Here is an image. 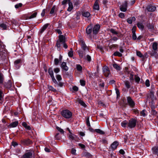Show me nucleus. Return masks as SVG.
<instances>
[{
  "instance_id": "nucleus-1",
  "label": "nucleus",
  "mask_w": 158,
  "mask_h": 158,
  "mask_svg": "<svg viewBox=\"0 0 158 158\" xmlns=\"http://www.w3.org/2000/svg\"><path fill=\"white\" fill-rule=\"evenodd\" d=\"M62 45L65 48H68V46L65 43V38L63 35H61L59 36V40L56 43V46L58 50H60L61 46Z\"/></svg>"
},
{
  "instance_id": "nucleus-2",
  "label": "nucleus",
  "mask_w": 158,
  "mask_h": 158,
  "mask_svg": "<svg viewBox=\"0 0 158 158\" xmlns=\"http://www.w3.org/2000/svg\"><path fill=\"white\" fill-rule=\"evenodd\" d=\"M62 116L66 118H70L72 116V113L69 110H63L61 112Z\"/></svg>"
},
{
  "instance_id": "nucleus-3",
  "label": "nucleus",
  "mask_w": 158,
  "mask_h": 158,
  "mask_svg": "<svg viewBox=\"0 0 158 158\" xmlns=\"http://www.w3.org/2000/svg\"><path fill=\"white\" fill-rule=\"evenodd\" d=\"M137 122L135 118L130 119L127 123V127L132 128L135 127Z\"/></svg>"
},
{
  "instance_id": "nucleus-4",
  "label": "nucleus",
  "mask_w": 158,
  "mask_h": 158,
  "mask_svg": "<svg viewBox=\"0 0 158 158\" xmlns=\"http://www.w3.org/2000/svg\"><path fill=\"white\" fill-rule=\"evenodd\" d=\"M79 44L81 46V48L84 51H88V48L85 45V43L84 41V40L82 38H79L78 40Z\"/></svg>"
},
{
  "instance_id": "nucleus-5",
  "label": "nucleus",
  "mask_w": 158,
  "mask_h": 158,
  "mask_svg": "<svg viewBox=\"0 0 158 158\" xmlns=\"http://www.w3.org/2000/svg\"><path fill=\"white\" fill-rule=\"evenodd\" d=\"M154 92L151 91L147 95V99H149V100H150V99H151L152 101H153L154 100H156V98L154 96Z\"/></svg>"
},
{
  "instance_id": "nucleus-6",
  "label": "nucleus",
  "mask_w": 158,
  "mask_h": 158,
  "mask_svg": "<svg viewBox=\"0 0 158 158\" xmlns=\"http://www.w3.org/2000/svg\"><path fill=\"white\" fill-rule=\"evenodd\" d=\"M127 102L129 105L131 107L133 108L135 106V103L134 101L132 100L131 98L130 97H127Z\"/></svg>"
},
{
  "instance_id": "nucleus-7",
  "label": "nucleus",
  "mask_w": 158,
  "mask_h": 158,
  "mask_svg": "<svg viewBox=\"0 0 158 158\" xmlns=\"http://www.w3.org/2000/svg\"><path fill=\"white\" fill-rule=\"evenodd\" d=\"M92 26L91 25H90L86 29V33L88 35H89L90 38L91 37V34L92 31Z\"/></svg>"
},
{
  "instance_id": "nucleus-8",
  "label": "nucleus",
  "mask_w": 158,
  "mask_h": 158,
  "mask_svg": "<svg viewBox=\"0 0 158 158\" xmlns=\"http://www.w3.org/2000/svg\"><path fill=\"white\" fill-rule=\"evenodd\" d=\"M103 73L106 77H107L110 73L109 68L106 66H104L103 67Z\"/></svg>"
},
{
  "instance_id": "nucleus-9",
  "label": "nucleus",
  "mask_w": 158,
  "mask_h": 158,
  "mask_svg": "<svg viewBox=\"0 0 158 158\" xmlns=\"http://www.w3.org/2000/svg\"><path fill=\"white\" fill-rule=\"evenodd\" d=\"M146 9L148 11L153 12L155 11L156 9V7L152 5H148L146 7Z\"/></svg>"
},
{
  "instance_id": "nucleus-10",
  "label": "nucleus",
  "mask_w": 158,
  "mask_h": 158,
  "mask_svg": "<svg viewBox=\"0 0 158 158\" xmlns=\"http://www.w3.org/2000/svg\"><path fill=\"white\" fill-rule=\"evenodd\" d=\"M100 28V26L99 25H96L94 26L93 29V34H96Z\"/></svg>"
},
{
  "instance_id": "nucleus-11",
  "label": "nucleus",
  "mask_w": 158,
  "mask_h": 158,
  "mask_svg": "<svg viewBox=\"0 0 158 158\" xmlns=\"http://www.w3.org/2000/svg\"><path fill=\"white\" fill-rule=\"evenodd\" d=\"M4 87L7 89H9L12 86V82L10 80L3 84Z\"/></svg>"
},
{
  "instance_id": "nucleus-12",
  "label": "nucleus",
  "mask_w": 158,
  "mask_h": 158,
  "mask_svg": "<svg viewBox=\"0 0 158 158\" xmlns=\"http://www.w3.org/2000/svg\"><path fill=\"white\" fill-rule=\"evenodd\" d=\"M85 51H84V50L83 51L81 50H79L77 51V52L81 58H84V56H85Z\"/></svg>"
},
{
  "instance_id": "nucleus-13",
  "label": "nucleus",
  "mask_w": 158,
  "mask_h": 158,
  "mask_svg": "<svg viewBox=\"0 0 158 158\" xmlns=\"http://www.w3.org/2000/svg\"><path fill=\"white\" fill-rule=\"evenodd\" d=\"M21 62V60L20 59H18L14 62V64L16 69H18L19 67V65Z\"/></svg>"
},
{
  "instance_id": "nucleus-14",
  "label": "nucleus",
  "mask_w": 158,
  "mask_h": 158,
  "mask_svg": "<svg viewBox=\"0 0 158 158\" xmlns=\"http://www.w3.org/2000/svg\"><path fill=\"white\" fill-rule=\"evenodd\" d=\"M6 53L5 52H3L0 50V60H3L6 57Z\"/></svg>"
},
{
  "instance_id": "nucleus-15",
  "label": "nucleus",
  "mask_w": 158,
  "mask_h": 158,
  "mask_svg": "<svg viewBox=\"0 0 158 158\" xmlns=\"http://www.w3.org/2000/svg\"><path fill=\"white\" fill-rule=\"evenodd\" d=\"M99 0H96L95 1L93 6L94 9L97 10H99Z\"/></svg>"
},
{
  "instance_id": "nucleus-16",
  "label": "nucleus",
  "mask_w": 158,
  "mask_h": 158,
  "mask_svg": "<svg viewBox=\"0 0 158 158\" xmlns=\"http://www.w3.org/2000/svg\"><path fill=\"white\" fill-rule=\"evenodd\" d=\"M118 143V142L115 141L111 145V147L113 150H114L116 149Z\"/></svg>"
},
{
  "instance_id": "nucleus-17",
  "label": "nucleus",
  "mask_w": 158,
  "mask_h": 158,
  "mask_svg": "<svg viewBox=\"0 0 158 158\" xmlns=\"http://www.w3.org/2000/svg\"><path fill=\"white\" fill-rule=\"evenodd\" d=\"M18 124V122L15 121L11 123L8 126V127L9 128L15 127H16Z\"/></svg>"
},
{
  "instance_id": "nucleus-18",
  "label": "nucleus",
  "mask_w": 158,
  "mask_h": 158,
  "mask_svg": "<svg viewBox=\"0 0 158 158\" xmlns=\"http://www.w3.org/2000/svg\"><path fill=\"white\" fill-rule=\"evenodd\" d=\"M32 153L30 152H28L25 153L22 157V158H31Z\"/></svg>"
},
{
  "instance_id": "nucleus-19",
  "label": "nucleus",
  "mask_w": 158,
  "mask_h": 158,
  "mask_svg": "<svg viewBox=\"0 0 158 158\" xmlns=\"http://www.w3.org/2000/svg\"><path fill=\"white\" fill-rule=\"evenodd\" d=\"M61 68L65 71H67L69 69L68 67L66 65V63L63 62H62L61 66Z\"/></svg>"
},
{
  "instance_id": "nucleus-20",
  "label": "nucleus",
  "mask_w": 158,
  "mask_h": 158,
  "mask_svg": "<svg viewBox=\"0 0 158 158\" xmlns=\"http://www.w3.org/2000/svg\"><path fill=\"white\" fill-rule=\"evenodd\" d=\"M153 154L156 155L158 157V147H155L152 148Z\"/></svg>"
},
{
  "instance_id": "nucleus-21",
  "label": "nucleus",
  "mask_w": 158,
  "mask_h": 158,
  "mask_svg": "<svg viewBox=\"0 0 158 158\" xmlns=\"http://www.w3.org/2000/svg\"><path fill=\"white\" fill-rule=\"evenodd\" d=\"M21 143L24 145H27L31 143L29 139H23L21 141Z\"/></svg>"
},
{
  "instance_id": "nucleus-22",
  "label": "nucleus",
  "mask_w": 158,
  "mask_h": 158,
  "mask_svg": "<svg viewBox=\"0 0 158 158\" xmlns=\"http://www.w3.org/2000/svg\"><path fill=\"white\" fill-rule=\"evenodd\" d=\"M49 25V24L48 23L44 25L42 29L40 30L39 31L40 33H42L47 28Z\"/></svg>"
},
{
  "instance_id": "nucleus-23",
  "label": "nucleus",
  "mask_w": 158,
  "mask_h": 158,
  "mask_svg": "<svg viewBox=\"0 0 158 158\" xmlns=\"http://www.w3.org/2000/svg\"><path fill=\"white\" fill-rule=\"evenodd\" d=\"M68 4L69 7L67 9V10L69 11H70L72 10L73 8L72 2L70 1V0H69Z\"/></svg>"
},
{
  "instance_id": "nucleus-24",
  "label": "nucleus",
  "mask_w": 158,
  "mask_h": 158,
  "mask_svg": "<svg viewBox=\"0 0 158 158\" xmlns=\"http://www.w3.org/2000/svg\"><path fill=\"white\" fill-rule=\"evenodd\" d=\"M82 15L85 17L88 18L89 17L90 15L89 12L87 11H83L82 13Z\"/></svg>"
},
{
  "instance_id": "nucleus-25",
  "label": "nucleus",
  "mask_w": 158,
  "mask_h": 158,
  "mask_svg": "<svg viewBox=\"0 0 158 158\" xmlns=\"http://www.w3.org/2000/svg\"><path fill=\"white\" fill-rule=\"evenodd\" d=\"M126 87L127 89H129L131 87V84L130 81H124Z\"/></svg>"
},
{
  "instance_id": "nucleus-26",
  "label": "nucleus",
  "mask_w": 158,
  "mask_h": 158,
  "mask_svg": "<svg viewBox=\"0 0 158 158\" xmlns=\"http://www.w3.org/2000/svg\"><path fill=\"white\" fill-rule=\"evenodd\" d=\"M69 139L74 140L77 137V136L75 135H73L72 133L69 135Z\"/></svg>"
},
{
  "instance_id": "nucleus-27",
  "label": "nucleus",
  "mask_w": 158,
  "mask_h": 158,
  "mask_svg": "<svg viewBox=\"0 0 158 158\" xmlns=\"http://www.w3.org/2000/svg\"><path fill=\"white\" fill-rule=\"evenodd\" d=\"M22 125L26 129L28 130H31L30 127L28 125L26 122H23L22 123Z\"/></svg>"
},
{
  "instance_id": "nucleus-28",
  "label": "nucleus",
  "mask_w": 158,
  "mask_h": 158,
  "mask_svg": "<svg viewBox=\"0 0 158 158\" xmlns=\"http://www.w3.org/2000/svg\"><path fill=\"white\" fill-rule=\"evenodd\" d=\"M4 80L3 74L0 73V84H2Z\"/></svg>"
},
{
  "instance_id": "nucleus-29",
  "label": "nucleus",
  "mask_w": 158,
  "mask_h": 158,
  "mask_svg": "<svg viewBox=\"0 0 158 158\" xmlns=\"http://www.w3.org/2000/svg\"><path fill=\"white\" fill-rule=\"evenodd\" d=\"M113 67L115 69L119 71L121 70V68L120 66L117 64H113Z\"/></svg>"
},
{
  "instance_id": "nucleus-30",
  "label": "nucleus",
  "mask_w": 158,
  "mask_h": 158,
  "mask_svg": "<svg viewBox=\"0 0 158 158\" xmlns=\"http://www.w3.org/2000/svg\"><path fill=\"white\" fill-rule=\"evenodd\" d=\"M157 53V50H153L151 52H149L150 55L152 56H155L156 54Z\"/></svg>"
},
{
  "instance_id": "nucleus-31",
  "label": "nucleus",
  "mask_w": 158,
  "mask_h": 158,
  "mask_svg": "<svg viewBox=\"0 0 158 158\" xmlns=\"http://www.w3.org/2000/svg\"><path fill=\"white\" fill-rule=\"evenodd\" d=\"M48 72L51 77H54L53 71L52 68H50L48 69Z\"/></svg>"
},
{
  "instance_id": "nucleus-32",
  "label": "nucleus",
  "mask_w": 158,
  "mask_h": 158,
  "mask_svg": "<svg viewBox=\"0 0 158 158\" xmlns=\"http://www.w3.org/2000/svg\"><path fill=\"white\" fill-rule=\"evenodd\" d=\"M37 14V12H34L30 16L28 17V19H32L36 17Z\"/></svg>"
},
{
  "instance_id": "nucleus-33",
  "label": "nucleus",
  "mask_w": 158,
  "mask_h": 158,
  "mask_svg": "<svg viewBox=\"0 0 158 158\" xmlns=\"http://www.w3.org/2000/svg\"><path fill=\"white\" fill-rule=\"evenodd\" d=\"M127 123L128 122L126 121H123L121 123V126L123 127H127Z\"/></svg>"
},
{
  "instance_id": "nucleus-34",
  "label": "nucleus",
  "mask_w": 158,
  "mask_h": 158,
  "mask_svg": "<svg viewBox=\"0 0 158 158\" xmlns=\"http://www.w3.org/2000/svg\"><path fill=\"white\" fill-rule=\"evenodd\" d=\"M157 44L156 42H154L152 43V49L153 50H157Z\"/></svg>"
},
{
  "instance_id": "nucleus-35",
  "label": "nucleus",
  "mask_w": 158,
  "mask_h": 158,
  "mask_svg": "<svg viewBox=\"0 0 158 158\" xmlns=\"http://www.w3.org/2000/svg\"><path fill=\"white\" fill-rule=\"evenodd\" d=\"M146 111L145 110H143L140 112V114L141 116L145 117L146 115Z\"/></svg>"
},
{
  "instance_id": "nucleus-36",
  "label": "nucleus",
  "mask_w": 158,
  "mask_h": 158,
  "mask_svg": "<svg viewBox=\"0 0 158 158\" xmlns=\"http://www.w3.org/2000/svg\"><path fill=\"white\" fill-rule=\"evenodd\" d=\"M48 88L49 89V90H51L55 92L56 91V89L52 86L48 85Z\"/></svg>"
},
{
  "instance_id": "nucleus-37",
  "label": "nucleus",
  "mask_w": 158,
  "mask_h": 158,
  "mask_svg": "<svg viewBox=\"0 0 158 158\" xmlns=\"http://www.w3.org/2000/svg\"><path fill=\"white\" fill-rule=\"evenodd\" d=\"M95 131L98 133L102 135L104 134L105 133L104 132H103V131H102L100 129H96L95 130Z\"/></svg>"
},
{
  "instance_id": "nucleus-38",
  "label": "nucleus",
  "mask_w": 158,
  "mask_h": 158,
  "mask_svg": "<svg viewBox=\"0 0 158 158\" xmlns=\"http://www.w3.org/2000/svg\"><path fill=\"white\" fill-rule=\"evenodd\" d=\"M114 55L115 56H118L119 57H121L122 56V54L118 51L114 52Z\"/></svg>"
},
{
  "instance_id": "nucleus-39",
  "label": "nucleus",
  "mask_w": 158,
  "mask_h": 158,
  "mask_svg": "<svg viewBox=\"0 0 158 158\" xmlns=\"http://www.w3.org/2000/svg\"><path fill=\"white\" fill-rule=\"evenodd\" d=\"M78 103L80 104L81 106H83L84 107L86 106V105L85 104V103L82 100H78Z\"/></svg>"
},
{
  "instance_id": "nucleus-40",
  "label": "nucleus",
  "mask_w": 158,
  "mask_h": 158,
  "mask_svg": "<svg viewBox=\"0 0 158 158\" xmlns=\"http://www.w3.org/2000/svg\"><path fill=\"white\" fill-rule=\"evenodd\" d=\"M0 27L3 30H6L7 26L6 24L2 23L0 25Z\"/></svg>"
},
{
  "instance_id": "nucleus-41",
  "label": "nucleus",
  "mask_w": 158,
  "mask_h": 158,
  "mask_svg": "<svg viewBox=\"0 0 158 158\" xmlns=\"http://www.w3.org/2000/svg\"><path fill=\"white\" fill-rule=\"evenodd\" d=\"M55 137L56 139L60 140L61 139V136L59 133H57Z\"/></svg>"
},
{
  "instance_id": "nucleus-42",
  "label": "nucleus",
  "mask_w": 158,
  "mask_h": 158,
  "mask_svg": "<svg viewBox=\"0 0 158 158\" xmlns=\"http://www.w3.org/2000/svg\"><path fill=\"white\" fill-rule=\"evenodd\" d=\"M73 3L75 6H77L80 3V1L79 0H74Z\"/></svg>"
},
{
  "instance_id": "nucleus-43",
  "label": "nucleus",
  "mask_w": 158,
  "mask_h": 158,
  "mask_svg": "<svg viewBox=\"0 0 158 158\" xmlns=\"http://www.w3.org/2000/svg\"><path fill=\"white\" fill-rule=\"evenodd\" d=\"M135 80L136 82L139 83L140 80V78L138 76L135 75Z\"/></svg>"
},
{
  "instance_id": "nucleus-44",
  "label": "nucleus",
  "mask_w": 158,
  "mask_h": 158,
  "mask_svg": "<svg viewBox=\"0 0 158 158\" xmlns=\"http://www.w3.org/2000/svg\"><path fill=\"white\" fill-rule=\"evenodd\" d=\"M84 59L89 61H90L91 60V56L88 55H87L86 56H84Z\"/></svg>"
},
{
  "instance_id": "nucleus-45",
  "label": "nucleus",
  "mask_w": 158,
  "mask_h": 158,
  "mask_svg": "<svg viewBox=\"0 0 158 158\" xmlns=\"http://www.w3.org/2000/svg\"><path fill=\"white\" fill-rule=\"evenodd\" d=\"M136 53L137 55L140 57H143V56L142 55V54L140 52L136 51Z\"/></svg>"
},
{
  "instance_id": "nucleus-46",
  "label": "nucleus",
  "mask_w": 158,
  "mask_h": 158,
  "mask_svg": "<svg viewBox=\"0 0 158 158\" xmlns=\"http://www.w3.org/2000/svg\"><path fill=\"white\" fill-rule=\"evenodd\" d=\"M120 10L123 12H125L127 10V8L123 6H121L120 7Z\"/></svg>"
},
{
  "instance_id": "nucleus-47",
  "label": "nucleus",
  "mask_w": 158,
  "mask_h": 158,
  "mask_svg": "<svg viewBox=\"0 0 158 158\" xmlns=\"http://www.w3.org/2000/svg\"><path fill=\"white\" fill-rule=\"evenodd\" d=\"M57 129L60 132L61 134H63V135H64V131H63V130L61 128H60L58 127H56Z\"/></svg>"
},
{
  "instance_id": "nucleus-48",
  "label": "nucleus",
  "mask_w": 158,
  "mask_h": 158,
  "mask_svg": "<svg viewBox=\"0 0 158 158\" xmlns=\"http://www.w3.org/2000/svg\"><path fill=\"white\" fill-rule=\"evenodd\" d=\"M137 26L139 29L142 30L144 28L143 26L142 25V23H138Z\"/></svg>"
},
{
  "instance_id": "nucleus-49",
  "label": "nucleus",
  "mask_w": 158,
  "mask_h": 158,
  "mask_svg": "<svg viewBox=\"0 0 158 158\" xmlns=\"http://www.w3.org/2000/svg\"><path fill=\"white\" fill-rule=\"evenodd\" d=\"M3 102L2 92L0 91V103Z\"/></svg>"
},
{
  "instance_id": "nucleus-50",
  "label": "nucleus",
  "mask_w": 158,
  "mask_h": 158,
  "mask_svg": "<svg viewBox=\"0 0 158 158\" xmlns=\"http://www.w3.org/2000/svg\"><path fill=\"white\" fill-rule=\"evenodd\" d=\"M86 123L87 126L89 127H90V124L89 122V117H87V118L86 119Z\"/></svg>"
},
{
  "instance_id": "nucleus-51",
  "label": "nucleus",
  "mask_w": 158,
  "mask_h": 158,
  "mask_svg": "<svg viewBox=\"0 0 158 158\" xmlns=\"http://www.w3.org/2000/svg\"><path fill=\"white\" fill-rule=\"evenodd\" d=\"M110 31L114 34L116 35L118 34V32L114 29H111L110 30Z\"/></svg>"
},
{
  "instance_id": "nucleus-52",
  "label": "nucleus",
  "mask_w": 158,
  "mask_h": 158,
  "mask_svg": "<svg viewBox=\"0 0 158 158\" xmlns=\"http://www.w3.org/2000/svg\"><path fill=\"white\" fill-rule=\"evenodd\" d=\"M56 77L58 81H60L62 80L61 77L60 75H57L56 76Z\"/></svg>"
},
{
  "instance_id": "nucleus-53",
  "label": "nucleus",
  "mask_w": 158,
  "mask_h": 158,
  "mask_svg": "<svg viewBox=\"0 0 158 158\" xmlns=\"http://www.w3.org/2000/svg\"><path fill=\"white\" fill-rule=\"evenodd\" d=\"M60 62L59 59L57 58H55L54 59V64L55 65H58L59 62Z\"/></svg>"
},
{
  "instance_id": "nucleus-54",
  "label": "nucleus",
  "mask_w": 158,
  "mask_h": 158,
  "mask_svg": "<svg viewBox=\"0 0 158 158\" xmlns=\"http://www.w3.org/2000/svg\"><path fill=\"white\" fill-rule=\"evenodd\" d=\"M55 6H54L51 9V10L50 11V14H53L54 13Z\"/></svg>"
},
{
  "instance_id": "nucleus-55",
  "label": "nucleus",
  "mask_w": 158,
  "mask_h": 158,
  "mask_svg": "<svg viewBox=\"0 0 158 158\" xmlns=\"http://www.w3.org/2000/svg\"><path fill=\"white\" fill-rule=\"evenodd\" d=\"M77 70L81 71L82 69V67L80 65H77Z\"/></svg>"
},
{
  "instance_id": "nucleus-56",
  "label": "nucleus",
  "mask_w": 158,
  "mask_h": 158,
  "mask_svg": "<svg viewBox=\"0 0 158 158\" xmlns=\"http://www.w3.org/2000/svg\"><path fill=\"white\" fill-rule=\"evenodd\" d=\"M68 56L70 57H72L73 56V51H70L68 52Z\"/></svg>"
},
{
  "instance_id": "nucleus-57",
  "label": "nucleus",
  "mask_w": 158,
  "mask_h": 158,
  "mask_svg": "<svg viewBox=\"0 0 158 158\" xmlns=\"http://www.w3.org/2000/svg\"><path fill=\"white\" fill-rule=\"evenodd\" d=\"M81 85L82 86H84L85 85V81L84 80H80Z\"/></svg>"
},
{
  "instance_id": "nucleus-58",
  "label": "nucleus",
  "mask_w": 158,
  "mask_h": 158,
  "mask_svg": "<svg viewBox=\"0 0 158 158\" xmlns=\"http://www.w3.org/2000/svg\"><path fill=\"white\" fill-rule=\"evenodd\" d=\"M151 113L153 115H156L157 114V112L153 108H152V111Z\"/></svg>"
},
{
  "instance_id": "nucleus-59",
  "label": "nucleus",
  "mask_w": 158,
  "mask_h": 158,
  "mask_svg": "<svg viewBox=\"0 0 158 158\" xmlns=\"http://www.w3.org/2000/svg\"><path fill=\"white\" fill-rule=\"evenodd\" d=\"M22 4L19 3V4H16L15 6V7L16 8H18L19 7H20L22 6Z\"/></svg>"
},
{
  "instance_id": "nucleus-60",
  "label": "nucleus",
  "mask_w": 158,
  "mask_h": 158,
  "mask_svg": "<svg viewBox=\"0 0 158 158\" xmlns=\"http://www.w3.org/2000/svg\"><path fill=\"white\" fill-rule=\"evenodd\" d=\"M145 85L147 87H149L150 85L149 81L148 80H147L145 81Z\"/></svg>"
},
{
  "instance_id": "nucleus-61",
  "label": "nucleus",
  "mask_w": 158,
  "mask_h": 158,
  "mask_svg": "<svg viewBox=\"0 0 158 158\" xmlns=\"http://www.w3.org/2000/svg\"><path fill=\"white\" fill-rule=\"evenodd\" d=\"M54 71L56 73H57L59 72L60 71V69L59 68H55L54 69Z\"/></svg>"
},
{
  "instance_id": "nucleus-62",
  "label": "nucleus",
  "mask_w": 158,
  "mask_h": 158,
  "mask_svg": "<svg viewBox=\"0 0 158 158\" xmlns=\"http://www.w3.org/2000/svg\"><path fill=\"white\" fill-rule=\"evenodd\" d=\"M52 79L53 82L56 84H58V82L56 81V80L55 79L54 77H52Z\"/></svg>"
},
{
  "instance_id": "nucleus-63",
  "label": "nucleus",
  "mask_w": 158,
  "mask_h": 158,
  "mask_svg": "<svg viewBox=\"0 0 158 158\" xmlns=\"http://www.w3.org/2000/svg\"><path fill=\"white\" fill-rule=\"evenodd\" d=\"M119 16L121 18H123L125 16L124 14L123 13H120L119 14Z\"/></svg>"
},
{
  "instance_id": "nucleus-64",
  "label": "nucleus",
  "mask_w": 158,
  "mask_h": 158,
  "mask_svg": "<svg viewBox=\"0 0 158 158\" xmlns=\"http://www.w3.org/2000/svg\"><path fill=\"white\" fill-rule=\"evenodd\" d=\"M115 90L116 91V94H117V97H118V96H119L120 93H119V90H118V89L116 88L115 89Z\"/></svg>"
}]
</instances>
